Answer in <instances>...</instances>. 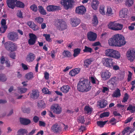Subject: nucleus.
<instances>
[{
	"label": "nucleus",
	"instance_id": "nucleus-23",
	"mask_svg": "<svg viewBox=\"0 0 135 135\" xmlns=\"http://www.w3.org/2000/svg\"><path fill=\"white\" fill-rule=\"evenodd\" d=\"M71 20V24L73 27H76L80 23V20L78 18H72Z\"/></svg>",
	"mask_w": 135,
	"mask_h": 135
},
{
	"label": "nucleus",
	"instance_id": "nucleus-20",
	"mask_svg": "<svg viewBox=\"0 0 135 135\" xmlns=\"http://www.w3.org/2000/svg\"><path fill=\"white\" fill-rule=\"evenodd\" d=\"M19 120L20 123L24 125H28L31 123V121L30 119L22 117L20 118Z\"/></svg>",
	"mask_w": 135,
	"mask_h": 135
},
{
	"label": "nucleus",
	"instance_id": "nucleus-63",
	"mask_svg": "<svg viewBox=\"0 0 135 135\" xmlns=\"http://www.w3.org/2000/svg\"><path fill=\"white\" fill-rule=\"evenodd\" d=\"M30 111V109L29 108H25L23 109V112L25 113H29Z\"/></svg>",
	"mask_w": 135,
	"mask_h": 135
},
{
	"label": "nucleus",
	"instance_id": "nucleus-21",
	"mask_svg": "<svg viewBox=\"0 0 135 135\" xmlns=\"http://www.w3.org/2000/svg\"><path fill=\"white\" fill-rule=\"evenodd\" d=\"M35 58V55L32 53H30L27 55L26 58V60L28 62H32Z\"/></svg>",
	"mask_w": 135,
	"mask_h": 135
},
{
	"label": "nucleus",
	"instance_id": "nucleus-50",
	"mask_svg": "<svg viewBox=\"0 0 135 135\" xmlns=\"http://www.w3.org/2000/svg\"><path fill=\"white\" fill-rule=\"evenodd\" d=\"M7 26H3L0 27V32L2 33H4L7 29Z\"/></svg>",
	"mask_w": 135,
	"mask_h": 135
},
{
	"label": "nucleus",
	"instance_id": "nucleus-4",
	"mask_svg": "<svg viewBox=\"0 0 135 135\" xmlns=\"http://www.w3.org/2000/svg\"><path fill=\"white\" fill-rule=\"evenodd\" d=\"M105 54L107 56L116 59H120V54L119 52L112 49H109L106 50Z\"/></svg>",
	"mask_w": 135,
	"mask_h": 135
},
{
	"label": "nucleus",
	"instance_id": "nucleus-3",
	"mask_svg": "<svg viewBox=\"0 0 135 135\" xmlns=\"http://www.w3.org/2000/svg\"><path fill=\"white\" fill-rule=\"evenodd\" d=\"M17 1V0H7L6 3L8 7L12 9H13L15 8L16 6L15 3L16 2V7L22 8L24 7L25 5L23 2L19 1Z\"/></svg>",
	"mask_w": 135,
	"mask_h": 135
},
{
	"label": "nucleus",
	"instance_id": "nucleus-1",
	"mask_svg": "<svg viewBox=\"0 0 135 135\" xmlns=\"http://www.w3.org/2000/svg\"><path fill=\"white\" fill-rule=\"evenodd\" d=\"M108 43L110 46L121 47L126 44V41L122 35L116 34L109 39Z\"/></svg>",
	"mask_w": 135,
	"mask_h": 135
},
{
	"label": "nucleus",
	"instance_id": "nucleus-33",
	"mask_svg": "<svg viewBox=\"0 0 135 135\" xmlns=\"http://www.w3.org/2000/svg\"><path fill=\"white\" fill-rule=\"evenodd\" d=\"M92 22L94 26H96L98 24V21L97 17L96 15H94L93 16Z\"/></svg>",
	"mask_w": 135,
	"mask_h": 135
},
{
	"label": "nucleus",
	"instance_id": "nucleus-32",
	"mask_svg": "<svg viewBox=\"0 0 135 135\" xmlns=\"http://www.w3.org/2000/svg\"><path fill=\"white\" fill-rule=\"evenodd\" d=\"M81 49L80 48H76L74 50L73 56L74 57L77 56L80 53Z\"/></svg>",
	"mask_w": 135,
	"mask_h": 135
},
{
	"label": "nucleus",
	"instance_id": "nucleus-2",
	"mask_svg": "<svg viewBox=\"0 0 135 135\" xmlns=\"http://www.w3.org/2000/svg\"><path fill=\"white\" fill-rule=\"evenodd\" d=\"M92 88L90 81L86 79L80 80L77 83V89L79 92L86 93L90 90Z\"/></svg>",
	"mask_w": 135,
	"mask_h": 135
},
{
	"label": "nucleus",
	"instance_id": "nucleus-57",
	"mask_svg": "<svg viewBox=\"0 0 135 135\" xmlns=\"http://www.w3.org/2000/svg\"><path fill=\"white\" fill-rule=\"evenodd\" d=\"M129 98V96L127 93H126L124 94V96L123 98V100L122 101L123 102L125 103L126 102Z\"/></svg>",
	"mask_w": 135,
	"mask_h": 135
},
{
	"label": "nucleus",
	"instance_id": "nucleus-18",
	"mask_svg": "<svg viewBox=\"0 0 135 135\" xmlns=\"http://www.w3.org/2000/svg\"><path fill=\"white\" fill-rule=\"evenodd\" d=\"M111 73L107 70L103 71L101 74V77L103 80L108 79L111 76Z\"/></svg>",
	"mask_w": 135,
	"mask_h": 135
},
{
	"label": "nucleus",
	"instance_id": "nucleus-26",
	"mask_svg": "<svg viewBox=\"0 0 135 135\" xmlns=\"http://www.w3.org/2000/svg\"><path fill=\"white\" fill-rule=\"evenodd\" d=\"M70 87L68 85H64L61 88L60 91L64 93H66L69 91Z\"/></svg>",
	"mask_w": 135,
	"mask_h": 135
},
{
	"label": "nucleus",
	"instance_id": "nucleus-30",
	"mask_svg": "<svg viewBox=\"0 0 135 135\" xmlns=\"http://www.w3.org/2000/svg\"><path fill=\"white\" fill-rule=\"evenodd\" d=\"M121 95L120 90L118 88H117L112 95V97L114 98L118 97L120 96Z\"/></svg>",
	"mask_w": 135,
	"mask_h": 135
},
{
	"label": "nucleus",
	"instance_id": "nucleus-25",
	"mask_svg": "<svg viewBox=\"0 0 135 135\" xmlns=\"http://www.w3.org/2000/svg\"><path fill=\"white\" fill-rule=\"evenodd\" d=\"M99 106L100 108H104L108 104L107 102V100L102 99L98 102Z\"/></svg>",
	"mask_w": 135,
	"mask_h": 135
},
{
	"label": "nucleus",
	"instance_id": "nucleus-28",
	"mask_svg": "<svg viewBox=\"0 0 135 135\" xmlns=\"http://www.w3.org/2000/svg\"><path fill=\"white\" fill-rule=\"evenodd\" d=\"M99 4V2L96 0H93L91 5L92 8L94 10H96Z\"/></svg>",
	"mask_w": 135,
	"mask_h": 135
},
{
	"label": "nucleus",
	"instance_id": "nucleus-9",
	"mask_svg": "<svg viewBox=\"0 0 135 135\" xmlns=\"http://www.w3.org/2000/svg\"><path fill=\"white\" fill-rule=\"evenodd\" d=\"M127 56L128 59L131 62H132L135 58V52L134 49H130L127 54Z\"/></svg>",
	"mask_w": 135,
	"mask_h": 135
},
{
	"label": "nucleus",
	"instance_id": "nucleus-59",
	"mask_svg": "<svg viewBox=\"0 0 135 135\" xmlns=\"http://www.w3.org/2000/svg\"><path fill=\"white\" fill-rule=\"evenodd\" d=\"M17 15V16L19 18H23L22 16V13L20 10L18 11Z\"/></svg>",
	"mask_w": 135,
	"mask_h": 135
},
{
	"label": "nucleus",
	"instance_id": "nucleus-10",
	"mask_svg": "<svg viewBox=\"0 0 135 135\" xmlns=\"http://www.w3.org/2000/svg\"><path fill=\"white\" fill-rule=\"evenodd\" d=\"M51 109L53 112L56 114H60L62 111L61 107L58 104H52L51 107Z\"/></svg>",
	"mask_w": 135,
	"mask_h": 135
},
{
	"label": "nucleus",
	"instance_id": "nucleus-22",
	"mask_svg": "<svg viewBox=\"0 0 135 135\" xmlns=\"http://www.w3.org/2000/svg\"><path fill=\"white\" fill-rule=\"evenodd\" d=\"M128 9L127 8H123L121 10L119 13L120 17L121 18L126 17L128 14Z\"/></svg>",
	"mask_w": 135,
	"mask_h": 135
},
{
	"label": "nucleus",
	"instance_id": "nucleus-39",
	"mask_svg": "<svg viewBox=\"0 0 135 135\" xmlns=\"http://www.w3.org/2000/svg\"><path fill=\"white\" fill-rule=\"evenodd\" d=\"M12 42L10 41H8L6 42L4 44L5 48L8 51L10 49V48Z\"/></svg>",
	"mask_w": 135,
	"mask_h": 135
},
{
	"label": "nucleus",
	"instance_id": "nucleus-58",
	"mask_svg": "<svg viewBox=\"0 0 135 135\" xmlns=\"http://www.w3.org/2000/svg\"><path fill=\"white\" fill-rule=\"evenodd\" d=\"M33 120L34 123H37L39 120V118L37 116L35 115L33 117Z\"/></svg>",
	"mask_w": 135,
	"mask_h": 135
},
{
	"label": "nucleus",
	"instance_id": "nucleus-16",
	"mask_svg": "<svg viewBox=\"0 0 135 135\" xmlns=\"http://www.w3.org/2000/svg\"><path fill=\"white\" fill-rule=\"evenodd\" d=\"M51 129L53 132L56 133L60 132L62 131L61 127L57 123L53 125L51 127Z\"/></svg>",
	"mask_w": 135,
	"mask_h": 135
},
{
	"label": "nucleus",
	"instance_id": "nucleus-8",
	"mask_svg": "<svg viewBox=\"0 0 135 135\" xmlns=\"http://www.w3.org/2000/svg\"><path fill=\"white\" fill-rule=\"evenodd\" d=\"M74 2V0H62L61 3L63 6L64 8L67 10L73 8Z\"/></svg>",
	"mask_w": 135,
	"mask_h": 135
},
{
	"label": "nucleus",
	"instance_id": "nucleus-40",
	"mask_svg": "<svg viewBox=\"0 0 135 135\" xmlns=\"http://www.w3.org/2000/svg\"><path fill=\"white\" fill-rule=\"evenodd\" d=\"M127 110H129L132 113H133L135 112V106H133L131 105H129V106L127 108Z\"/></svg>",
	"mask_w": 135,
	"mask_h": 135
},
{
	"label": "nucleus",
	"instance_id": "nucleus-5",
	"mask_svg": "<svg viewBox=\"0 0 135 135\" xmlns=\"http://www.w3.org/2000/svg\"><path fill=\"white\" fill-rule=\"evenodd\" d=\"M54 25L58 30L61 31L66 29L67 28L66 22L61 19H57Z\"/></svg>",
	"mask_w": 135,
	"mask_h": 135
},
{
	"label": "nucleus",
	"instance_id": "nucleus-45",
	"mask_svg": "<svg viewBox=\"0 0 135 135\" xmlns=\"http://www.w3.org/2000/svg\"><path fill=\"white\" fill-rule=\"evenodd\" d=\"M18 92L21 94L25 93L27 90V89L26 88H21L18 87Z\"/></svg>",
	"mask_w": 135,
	"mask_h": 135
},
{
	"label": "nucleus",
	"instance_id": "nucleus-43",
	"mask_svg": "<svg viewBox=\"0 0 135 135\" xmlns=\"http://www.w3.org/2000/svg\"><path fill=\"white\" fill-rule=\"evenodd\" d=\"M11 44V45L10 47L9 48L10 49L9 50V51L12 52L16 50V46L15 44L12 42Z\"/></svg>",
	"mask_w": 135,
	"mask_h": 135
},
{
	"label": "nucleus",
	"instance_id": "nucleus-17",
	"mask_svg": "<svg viewBox=\"0 0 135 135\" xmlns=\"http://www.w3.org/2000/svg\"><path fill=\"white\" fill-rule=\"evenodd\" d=\"M30 38L28 40V44L30 45H34L36 42V36L33 33H30L29 35Z\"/></svg>",
	"mask_w": 135,
	"mask_h": 135
},
{
	"label": "nucleus",
	"instance_id": "nucleus-38",
	"mask_svg": "<svg viewBox=\"0 0 135 135\" xmlns=\"http://www.w3.org/2000/svg\"><path fill=\"white\" fill-rule=\"evenodd\" d=\"M25 77L28 80L31 79L33 78V73L32 72L28 73L26 75Z\"/></svg>",
	"mask_w": 135,
	"mask_h": 135
},
{
	"label": "nucleus",
	"instance_id": "nucleus-19",
	"mask_svg": "<svg viewBox=\"0 0 135 135\" xmlns=\"http://www.w3.org/2000/svg\"><path fill=\"white\" fill-rule=\"evenodd\" d=\"M27 25L34 31H37L39 29V27L32 21H28Z\"/></svg>",
	"mask_w": 135,
	"mask_h": 135
},
{
	"label": "nucleus",
	"instance_id": "nucleus-41",
	"mask_svg": "<svg viewBox=\"0 0 135 135\" xmlns=\"http://www.w3.org/2000/svg\"><path fill=\"white\" fill-rule=\"evenodd\" d=\"M83 51L85 52L91 53L93 51V49L91 48L85 46Z\"/></svg>",
	"mask_w": 135,
	"mask_h": 135
},
{
	"label": "nucleus",
	"instance_id": "nucleus-55",
	"mask_svg": "<svg viewBox=\"0 0 135 135\" xmlns=\"http://www.w3.org/2000/svg\"><path fill=\"white\" fill-rule=\"evenodd\" d=\"M99 11L101 14L102 15L105 14V12L104 11V6H101L100 7Z\"/></svg>",
	"mask_w": 135,
	"mask_h": 135
},
{
	"label": "nucleus",
	"instance_id": "nucleus-29",
	"mask_svg": "<svg viewBox=\"0 0 135 135\" xmlns=\"http://www.w3.org/2000/svg\"><path fill=\"white\" fill-rule=\"evenodd\" d=\"M84 111L86 114L89 115L92 113V108L89 106L86 105L84 108Z\"/></svg>",
	"mask_w": 135,
	"mask_h": 135
},
{
	"label": "nucleus",
	"instance_id": "nucleus-64",
	"mask_svg": "<svg viewBox=\"0 0 135 135\" xmlns=\"http://www.w3.org/2000/svg\"><path fill=\"white\" fill-rule=\"evenodd\" d=\"M39 126H42L45 127L46 126L45 123L41 121H39Z\"/></svg>",
	"mask_w": 135,
	"mask_h": 135
},
{
	"label": "nucleus",
	"instance_id": "nucleus-61",
	"mask_svg": "<svg viewBox=\"0 0 135 135\" xmlns=\"http://www.w3.org/2000/svg\"><path fill=\"white\" fill-rule=\"evenodd\" d=\"M1 26H7L6 25V20L4 19H2L1 21Z\"/></svg>",
	"mask_w": 135,
	"mask_h": 135
},
{
	"label": "nucleus",
	"instance_id": "nucleus-35",
	"mask_svg": "<svg viewBox=\"0 0 135 135\" xmlns=\"http://www.w3.org/2000/svg\"><path fill=\"white\" fill-rule=\"evenodd\" d=\"M92 60H91L90 59H86L84 61V66L85 68L88 67L89 65L91 64Z\"/></svg>",
	"mask_w": 135,
	"mask_h": 135
},
{
	"label": "nucleus",
	"instance_id": "nucleus-34",
	"mask_svg": "<svg viewBox=\"0 0 135 135\" xmlns=\"http://www.w3.org/2000/svg\"><path fill=\"white\" fill-rule=\"evenodd\" d=\"M38 11L40 13L43 15H46L47 14L45 10L44 9L43 7L41 6H38Z\"/></svg>",
	"mask_w": 135,
	"mask_h": 135
},
{
	"label": "nucleus",
	"instance_id": "nucleus-27",
	"mask_svg": "<svg viewBox=\"0 0 135 135\" xmlns=\"http://www.w3.org/2000/svg\"><path fill=\"white\" fill-rule=\"evenodd\" d=\"M46 104L44 101L39 100L38 102L37 106L39 109H43L46 107Z\"/></svg>",
	"mask_w": 135,
	"mask_h": 135
},
{
	"label": "nucleus",
	"instance_id": "nucleus-47",
	"mask_svg": "<svg viewBox=\"0 0 135 135\" xmlns=\"http://www.w3.org/2000/svg\"><path fill=\"white\" fill-rule=\"evenodd\" d=\"M43 93L45 94L50 95L51 94V91H49L47 88H44L42 90Z\"/></svg>",
	"mask_w": 135,
	"mask_h": 135
},
{
	"label": "nucleus",
	"instance_id": "nucleus-49",
	"mask_svg": "<svg viewBox=\"0 0 135 135\" xmlns=\"http://www.w3.org/2000/svg\"><path fill=\"white\" fill-rule=\"evenodd\" d=\"M78 122L81 123H84L85 122L84 117L83 116H80L78 118Z\"/></svg>",
	"mask_w": 135,
	"mask_h": 135
},
{
	"label": "nucleus",
	"instance_id": "nucleus-7",
	"mask_svg": "<svg viewBox=\"0 0 135 135\" xmlns=\"http://www.w3.org/2000/svg\"><path fill=\"white\" fill-rule=\"evenodd\" d=\"M113 59L111 57H105L103 58L102 62L105 66L109 68H112L115 64Z\"/></svg>",
	"mask_w": 135,
	"mask_h": 135
},
{
	"label": "nucleus",
	"instance_id": "nucleus-11",
	"mask_svg": "<svg viewBox=\"0 0 135 135\" xmlns=\"http://www.w3.org/2000/svg\"><path fill=\"white\" fill-rule=\"evenodd\" d=\"M7 37L9 40L13 41H16L18 38V34L14 31L9 33L8 34Z\"/></svg>",
	"mask_w": 135,
	"mask_h": 135
},
{
	"label": "nucleus",
	"instance_id": "nucleus-53",
	"mask_svg": "<svg viewBox=\"0 0 135 135\" xmlns=\"http://www.w3.org/2000/svg\"><path fill=\"white\" fill-rule=\"evenodd\" d=\"M115 79V77H114L110 78L109 81V82L112 85H114L116 81Z\"/></svg>",
	"mask_w": 135,
	"mask_h": 135
},
{
	"label": "nucleus",
	"instance_id": "nucleus-13",
	"mask_svg": "<svg viewBox=\"0 0 135 135\" xmlns=\"http://www.w3.org/2000/svg\"><path fill=\"white\" fill-rule=\"evenodd\" d=\"M39 92L37 89H33L30 93V97L33 100L37 99L39 96Z\"/></svg>",
	"mask_w": 135,
	"mask_h": 135
},
{
	"label": "nucleus",
	"instance_id": "nucleus-48",
	"mask_svg": "<svg viewBox=\"0 0 135 135\" xmlns=\"http://www.w3.org/2000/svg\"><path fill=\"white\" fill-rule=\"evenodd\" d=\"M7 80L6 76L4 74H0V81L3 82L6 81Z\"/></svg>",
	"mask_w": 135,
	"mask_h": 135
},
{
	"label": "nucleus",
	"instance_id": "nucleus-14",
	"mask_svg": "<svg viewBox=\"0 0 135 135\" xmlns=\"http://www.w3.org/2000/svg\"><path fill=\"white\" fill-rule=\"evenodd\" d=\"M87 36L88 40L90 41H94L96 40L97 35L92 31H90L88 33Z\"/></svg>",
	"mask_w": 135,
	"mask_h": 135
},
{
	"label": "nucleus",
	"instance_id": "nucleus-31",
	"mask_svg": "<svg viewBox=\"0 0 135 135\" xmlns=\"http://www.w3.org/2000/svg\"><path fill=\"white\" fill-rule=\"evenodd\" d=\"M28 133L27 129H25L21 128L19 129L17 132V135H24Z\"/></svg>",
	"mask_w": 135,
	"mask_h": 135
},
{
	"label": "nucleus",
	"instance_id": "nucleus-60",
	"mask_svg": "<svg viewBox=\"0 0 135 135\" xmlns=\"http://www.w3.org/2000/svg\"><path fill=\"white\" fill-rule=\"evenodd\" d=\"M49 74L46 71L44 73V78L46 80H48L49 78Z\"/></svg>",
	"mask_w": 135,
	"mask_h": 135
},
{
	"label": "nucleus",
	"instance_id": "nucleus-62",
	"mask_svg": "<svg viewBox=\"0 0 135 135\" xmlns=\"http://www.w3.org/2000/svg\"><path fill=\"white\" fill-rule=\"evenodd\" d=\"M90 80L92 84H96V81L94 77H91Z\"/></svg>",
	"mask_w": 135,
	"mask_h": 135
},
{
	"label": "nucleus",
	"instance_id": "nucleus-51",
	"mask_svg": "<svg viewBox=\"0 0 135 135\" xmlns=\"http://www.w3.org/2000/svg\"><path fill=\"white\" fill-rule=\"evenodd\" d=\"M109 113L108 112H104L100 114V117L102 118L104 117H108L109 115Z\"/></svg>",
	"mask_w": 135,
	"mask_h": 135
},
{
	"label": "nucleus",
	"instance_id": "nucleus-36",
	"mask_svg": "<svg viewBox=\"0 0 135 135\" xmlns=\"http://www.w3.org/2000/svg\"><path fill=\"white\" fill-rule=\"evenodd\" d=\"M134 0H126L125 4L128 7L132 6L133 4Z\"/></svg>",
	"mask_w": 135,
	"mask_h": 135
},
{
	"label": "nucleus",
	"instance_id": "nucleus-6",
	"mask_svg": "<svg viewBox=\"0 0 135 135\" xmlns=\"http://www.w3.org/2000/svg\"><path fill=\"white\" fill-rule=\"evenodd\" d=\"M108 27L114 30H119L122 29L123 25L120 23H117L116 21L111 22L108 25Z\"/></svg>",
	"mask_w": 135,
	"mask_h": 135
},
{
	"label": "nucleus",
	"instance_id": "nucleus-46",
	"mask_svg": "<svg viewBox=\"0 0 135 135\" xmlns=\"http://www.w3.org/2000/svg\"><path fill=\"white\" fill-rule=\"evenodd\" d=\"M107 121H105L104 122L102 121H98L97 122V124L98 126L100 127H103L104 126L106 123Z\"/></svg>",
	"mask_w": 135,
	"mask_h": 135
},
{
	"label": "nucleus",
	"instance_id": "nucleus-24",
	"mask_svg": "<svg viewBox=\"0 0 135 135\" xmlns=\"http://www.w3.org/2000/svg\"><path fill=\"white\" fill-rule=\"evenodd\" d=\"M80 69L79 68H76L71 70L69 73L70 75L74 76L78 74L80 72Z\"/></svg>",
	"mask_w": 135,
	"mask_h": 135
},
{
	"label": "nucleus",
	"instance_id": "nucleus-12",
	"mask_svg": "<svg viewBox=\"0 0 135 135\" xmlns=\"http://www.w3.org/2000/svg\"><path fill=\"white\" fill-rule=\"evenodd\" d=\"M86 12V9L83 6H81L77 7L75 10L76 13L80 15H83Z\"/></svg>",
	"mask_w": 135,
	"mask_h": 135
},
{
	"label": "nucleus",
	"instance_id": "nucleus-42",
	"mask_svg": "<svg viewBox=\"0 0 135 135\" xmlns=\"http://www.w3.org/2000/svg\"><path fill=\"white\" fill-rule=\"evenodd\" d=\"M35 20L36 22L39 24H41L43 22L44 18L42 17H38L35 18Z\"/></svg>",
	"mask_w": 135,
	"mask_h": 135
},
{
	"label": "nucleus",
	"instance_id": "nucleus-52",
	"mask_svg": "<svg viewBox=\"0 0 135 135\" xmlns=\"http://www.w3.org/2000/svg\"><path fill=\"white\" fill-rule=\"evenodd\" d=\"M43 35L45 37V39L47 41L49 42L50 41L51 39L50 38V36L49 34H44Z\"/></svg>",
	"mask_w": 135,
	"mask_h": 135
},
{
	"label": "nucleus",
	"instance_id": "nucleus-44",
	"mask_svg": "<svg viewBox=\"0 0 135 135\" xmlns=\"http://www.w3.org/2000/svg\"><path fill=\"white\" fill-rule=\"evenodd\" d=\"M113 14L112 9L110 7H108L107 8L106 12L107 15L109 16H111Z\"/></svg>",
	"mask_w": 135,
	"mask_h": 135
},
{
	"label": "nucleus",
	"instance_id": "nucleus-15",
	"mask_svg": "<svg viewBox=\"0 0 135 135\" xmlns=\"http://www.w3.org/2000/svg\"><path fill=\"white\" fill-rule=\"evenodd\" d=\"M47 11L49 12H53L56 10H60L61 9L60 6L49 5L46 7Z\"/></svg>",
	"mask_w": 135,
	"mask_h": 135
},
{
	"label": "nucleus",
	"instance_id": "nucleus-37",
	"mask_svg": "<svg viewBox=\"0 0 135 135\" xmlns=\"http://www.w3.org/2000/svg\"><path fill=\"white\" fill-rule=\"evenodd\" d=\"M63 55L66 57H69L71 56V53L67 50H64L62 53Z\"/></svg>",
	"mask_w": 135,
	"mask_h": 135
},
{
	"label": "nucleus",
	"instance_id": "nucleus-54",
	"mask_svg": "<svg viewBox=\"0 0 135 135\" xmlns=\"http://www.w3.org/2000/svg\"><path fill=\"white\" fill-rule=\"evenodd\" d=\"M31 9L33 11L36 12L37 10V6L35 4H32L30 7Z\"/></svg>",
	"mask_w": 135,
	"mask_h": 135
},
{
	"label": "nucleus",
	"instance_id": "nucleus-56",
	"mask_svg": "<svg viewBox=\"0 0 135 135\" xmlns=\"http://www.w3.org/2000/svg\"><path fill=\"white\" fill-rule=\"evenodd\" d=\"M130 128L129 127H127L125 128L122 132V135H124L126 133H127L129 131Z\"/></svg>",
	"mask_w": 135,
	"mask_h": 135
}]
</instances>
